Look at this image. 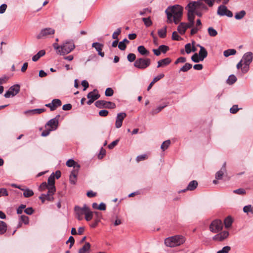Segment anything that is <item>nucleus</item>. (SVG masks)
Here are the masks:
<instances>
[{
  "label": "nucleus",
  "mask_w": 253,
  "mask_h": 253,
  "mask_svg": "<svg viewBox=\"0 0 253 253\" xmlns=\"http://www.w3.org/2000/svg\"><path fill=\"white\" fill-rule=\"evenodd\" d=\"M182 12L183 8L179 5L169 6L165 11L168 22L171 23L173 22L175 24H178L181 20Z\"/></svg>",
  "instance_id": "f257e3e1"
},
{
  "label": "nucleus",
  "mask_w": 253,
  "mask_h": 253,
  "mask_svg": "<svg viewBox=\"0 0 253 253\" xmlns=\"http://www.w3.org/2000/svg\"><path fill=\"white\" fill-rule=\"evenodd\" d=\"M186 9H187L188 12L193 13L194 15L195 10L206 12L209 9L207 5L203 3L202 0L189 2Z\"/></svg>",
  "instance_id": "f03ea898"
},
{
  "label": "nucleus",
  "mask_w": 253,
  "mask_h": 253,
  "mask_svg": "<svg viewBox=\"0 0 253 253\" xmlns=\"http://www.w3.org/2000/svg\"><path fill=\"white\" fill-rule=\"evenodd\" d=\"M185 242L183 236L175 235L168 237L165 240V244L169 247H174L183 244Z\"/></svg>",
  "instance_id": "7ed1b4c3"
},
{
  "label": "nucleus",
  "mask_w": 253,
  "mask_h": 253,
  "mask_svg": "<svg viewBox=\"0 0 253 253\" xmlns=\"http://www.w3.org/2000/svg\"><path fill=\"white\" fill-rule=\"evenodd\" d=\"M253 60V53L252 52H248L244 54L242 60L244 63V66L242 68V72L243 74L247 73L250 69V65Z\"/></svg>",
  "instance_id": "20e7f679"
},
{
  "label": "nucleus",
  "mask_w": 253,
  "mask_h": 253,
  "mask_svg": "<svg viewBox=\"0 0 253 253\" xmlns=\"http://www.w3.org/2000/svg\"><path fill=\"white\" fill-rule=\"evenodd\" d=\"M151 63V60L148 58H137L134 63V66L139 69L144 70L148 68Z\"/></svg>",
  "instance_id": "39448f33"
},
{
  "label": "nucleus",
  "mask_w": 253,
  "mask_h": 253,
  "mask_svg": "<svg viewBox=\"0 0 253 253\" xmlns=\"http://www.w3.org/2000/svg\"><path fill=\"white\" fill-rule=\"evenodd\" d=\"M75 47V44L72 41H67L60 46V49L57 50V53L60 55L67 54L71 52Z\"/></svg>",
  "instance_id": "423d86ee"
},
{
  "label": "nucleus",
  "mask_w": 253,
  "mask_h": 253,
  "mask_svg": "<svg viewBox=\"0 0 253 253\" xmlns=\"http://www.w3.org/2000/svg\"><path fill=\"white\" fill-rule=\"evenodd\" d=\"M55 30L51 28H45L41 30L40 33L36 36L38 40L45 39L50 37L55 33Z\"/></svg>",
  "instance_id": "0eeeda50"
},
{
  "label": "nucleus",
  "mask_w": 253,
  "mask_h": 253,
  "mask_svg": "<svg viewBox=\"0 0 253 253\" xmlns=\"http://www.w3.org/2000/svg\"><path fill=\"white\" fill-rule=\"evenodd\" d=\"M223 225L220 220H213L210 226V230L213 233H217L222 229Z\"/></svg>",
  "instance_id": "6e6552de"
},
{
  "label": "nucleus",
  "mask_w": 253,
  "mask_h": 253,
  "mask_svg": "<svg viewBox=\"0 0 253 253\" xmlns=\"http://www.w3.org/2000/svg\"><path fill=\"white\" fill-rule=\"evenodd\" d=\"M95 105L99 108L114 109L116 107V105L114 103L104 100H98L95 103Z\"/></svg>",
  "instance_id": "1a4fd4ad"
},
{
  "label": "nucleus",
  "mask_w": 253,
  "mask_h": 253,
  "mask_svg": "<svg viewBox=\"0 0 253 253\" xmlns=\"http://www.w3.org/2000/svg\"><path fill=\"white\" fill-rule=\"evenodd\" d=\"M20 91V86L18 84H15L11 86L8 91L4 94L5 98H9L11 96L16 95Z\"/></svg>",
  "instance_id": "9d476101"
},
{
  "label": "nucleus",
  "mask_w": 253,
  "mask_h": 253,
  "mask_svg": "<svg viewBox=\"0 0 253 253\" xmlns=\"http://www.w3.org/2000/svg\"><path fill=\"white\" fill-rule=\"evenodd\" d=\"M87 98L89 100L87 102L88 105H90L95 100H97L100 97V95L98 93V91L96 89H94L92 91H91L87 95Z\"/></svg>",
  "instance_id": "9b49d317"
},
{
  "label": "nucleus",
  "mask_w": 253,
  "mask_h": 253,
  "mask_svg": "<svg viewBox=\"0 0 253 253\" xmlns=\"http://www.w3.org/2000/svg\"><path fill=\"white\" fill-rule=\"evenodd\" d=\"M60 117V115H57L54 118L49 120L46 123V126H49L51 130H56L58 127V120Z\"/></svg>",
  "instance_id": "f8f14e48"
},
{
  "label": "nucleus",
  "mask_w": 253,
  "mask_h": 253,
  "mask_svg": "<svg viewBox=\"0 0 253 253\" xmlns=\"http://www.w3.org/2000/svg\"><path fill=\"white\" fill-rule=\"evenodd\" d=\"M47 184L49 186V192L51 193H55L56 191V188L54 185L55 176L54 175V173H52V174L48 177Z\"/></svg>",
  "instance_id": "ddd939ff"
},
{
  "label": "nucleus",
  "mask_w": 253,
  "mask_h": 253,
  "mask_svg": "<svg viewBox=\"0 0 253 253\" xmlns=\"http://www.w3.org/2000/svg\"><path fill=\"white\" fill-rule=\"evenodd\" d=\"M75 169H73L70 175L69 180L71 184H75L77 179V175L80 168V166H77Z\"/></svg>",
  "instance_id": "4468645a"
},
{
  "label": "nucleus",
  "mask_w": 253,
  "mask_h": 253,
  "mask_svg": "<svg viewBox=\"0 0 253 253\" xmlns=\"http://www.w3.org/2000/svg\"><path fill=\"white\" fill-rule=\"evenodd\" d=\"M62 105L61 100L59 99H54L52 100L51 103H49L45 104V106L49 107L50 111H54L58 107H60Z\"/></svg>",
  "instance_id": "2eb2a0df"
},
{
  "label": "nucleus",
  "mask_w": 253,
  "mask_h": 253,
  "mask_svg": "<svg viewBox=\"0 0 253 253\" xmlns=\"http://www.w3.org/2000/svg\"><path fill=\"white\" fill-rule=\"evenodd\" d=\"M126 116V113L124 112L119 113L117 114L115 122V126L116 128H119L122 126L123 121Z\"/></svg>",
  "instance_id": "dca6fc26"
},
{
  "label": "nucleus",
  "mask_w": 253,
  "mask_h": 253,
  "mask_svg": "<svg viewBox=\"0 0 253 253\" xmlns=\"http://www.w3.org/2000/svg\"><path fill=\"white\" fill-rule=\"evenodd\" d=\"M228 231H224L214 236L213 240L222 241L226 239L229 236Z\"/></svg>",
  "instance_id": "f3484780"
},
{
  "label": "nucleus",
  "mask_w": 253,
  "mask_h": 253,
  "mask_svg": "<svg viewBox=\"0 0 253 253\" xmlns=\"http://www.w3.org/2000/svg\"><path fill=\"white\" fill-rule=\"evenodd\" d=\"M92 47L95 48L96 50L98 52V55L101 57L104 56V52H102L103 47V44L97 42H93L92 44Z\"/></svg>",
  "instance_id": "a211bd4d"
},
{
  "label": "nucleus",
  "mask_w": 253,
  "mask_h": 253,
  "mask_svg": "<svg viewBox=\"0 0 253 253\" xmlns=\"http://www.w3.org/2000/svg\"><path fill=\"white\" fill-rule=\"evenodd\" d=\"M188 23H185V25L187 27V29L192 27L194 24L195 15L193 13L188 11Z\"/></svg>",
  "instance_id": "6ab92c4d"
},
{
  "label": "nucleus",
  "mask_w": 253,
  "mask_h": 253,
  "mask_svg": "<svg viewBox=\"0 0 253 253\" xmlns=\"http://www.w3.org/2000/svg\"><path fill=\"white\" fill-rule=\"evenodd\" d=\"M197 46L200 48V51L199 52V55L202 60H204V59L208 56V52L204 47L201 46L200 44H198Z\"/></svg>",
  "instance_id": "aec40b11"
},
{
  "label": "nucleus",
  "mask_w": 253,
  "mask_h": 253,
  "mask_svg": "<svg viewBox=\"0 0 253 253\" xmlns=\"http://www.w3.org/2000/svg\"><path fill=\"white\" fill-rule=\"evenodd\" d=\"M171 62V60L169 57L160 60L158 62L157 68L167 66L170 64Z\"/></svg>",
  "instance_id": "412c9836"
},
{
  "label": "nucleus",
  "mask_w": 253,
  "mask_h": 253,
  "mask_svg": "<svg viewBox=\"0 0 253 253\" xmlns=\"http://www.w3.org/2000/svg\"><path fill=\"white\" fill-rule=\"evenodd\" d=\"M198 186V182L196 180H193L189 182L187 188L184 190H182V192H185L186 190H193L197 188Z\"/></svg>",
  "instance_id": "4be33fe9"
},
{
  "label": "nucleus",
  "mask_w": 253,
  "mask_h": 253,
  "mask_svg": "<svg viewBox=\"0 0 253 253\" xmlns=\"http://www.w3.org/2000/svg\"><path fill=\"white\" fill-rule=\"evenodd\" d=\"M227 10L228 9L225 5H221L218 6L217 13L220 16H225Z\"/></svg>",
  "instance_id": "5701e85b"
},
{
  "label": "nucleus",
  "mask_w": 253,
  "mask_h": 253,
  "mask_svg": "<svg viewBox=\"0 0 253 253\" xmlns=\"http://www.w3.org/2000/svg\"><path fill=\"white\" fill-rule=\"evenodd\" d=\"M187 29V27L185 25L184 22H181L177 27V31L178 33L183 35L185 34L186 30Z\"/></svg>",
  "instance_id": "b1692460"
},
{
  "label": "nucleus",
  "mask_w": 253,
  "mask_h": 253,
  "mask_svg": "<svg viewBox=\"0 0 253 253\" xmlns=\"http://www.w3.org/2000/svg\"><path fill=\"white\" fill-rule=\"evenodd\" d=\"M90 248V244L88 242H86L84 245L79 250V253H88Z\"/></svg>",
  "instance_id": "393cba45"
},
{
  "label": "nucleus",
  "mask_w": 253,
  "mask_h": 253,
  "mask_svg": "<svg viewBox=\"0 0 253 253\" xmlns=\"http://www.w3.org/2000/svg\"><path fill=\"white\" fill-rule=\"evenodd\" d=\"M138 51L142 55L148 56L149 54V51L143 45H140L137 48Z\"/></svg>",
  "instance_id": "a878e982"
},
{
  "label": "nucleus",
  "mask_w": 253,
  "mask_h": 253,
  "mask_svg": "<svg viewBox=\"0 0 253 253\" xmlns=\"http://www.w3.org/2000/svg\"><path fill=\"white\" fill-rule=\"evenodd\" d=\"M45 54L44 50H41L39 51L36 55L33 56L32 60L34 62L38 61L40 57L43 56Z\"/></svg>",
  "instance_id": "bb28decb"
},
{
  "label": "nucleus",
  "mask_w": 253,
  "mask_h": 253,
  "mask_svg": "<svg viewBox=\"0 0 253 253\" xmlns=\"http://www.w3.org/2000/svg\"><path fill=\"white\" fill-rule=\"evenodd\" d=\"M21 190L24 191L23 196L25 198H29L34 195V192L32 190L29 189H21Z\"/></svg>",
  "instance_id": "cd10ccee"
},
{
  "label": "nucleus",
  "mask_w": 253,
  "mask_h": 253,
  "mask_svg": "<svg viewBox=\"0 0 253 253\" xmlns=\"http://www.w3.org/2000/svg\"><path fill=\"white\" fill-rule=\"evenodd\" d=\"M167 105H168V103H165L163 105L157 107L156 109L152 110L151 111V114L152 115H155V114L158 113L159 112L161 111V110L163 108L166 107Z\"/></svg>",
  "instance_id": "c85d7f7f"
},
{
  "label": "nucleus",
  "mask_w": 253,
  "mask_h": 253,
  "mask_svg": "<svg viewBox=\"0 0 253 253\" xmlns=\"http://www.w3.org/2000/svg\"><path fill=\"white\" fill-rule=\"evenodd\" d=\"M7 230V225L5 222L0 220V234H3Z\"/></svg>",
  "instance_id": "c756f323"
},
{
  "label": "nucleus",
  "mask_w": 253,
  "mask_h": 253,
  "mask_svg": "<svg viewBox=\"0 0 253 253\" xmlns=\"http://www.w3.org/2000/svg\"><path fill=\"white\" fill-rule=\"evenodd\" d=\"M236 53V50L234 49H228L223 52V55L225 57H228L230 55H235Z\"/></svg>",
  "instance_id": "7c9ffc66"
},
{
  "label": "nucleus",
  "mask_w": 253,
  "mask_h": 253,
  "mask_svg": "<svg viewBox=\"0 0 253 253\" xmlns=\"http://www.w3.org/2000/svg\"><path fill=\"white\" fill-rule=\"evenodd\" d=\"M246 12L245 10H243L239 12H237L235 15V18L237 20L242 19L246 15Z\"/></svg>",
  "instance_id": "2f4dec72"
},
{
  "label": "nucleus",
  "mask_w": 253,
  "mask_h": 253,
  "mask_svg": "<svg viewBox=\"0 0 253 253\" xmlns=\"http://www.w3.org/2000/svg\"><path fill=\"white\" fill-rule=\"evenodd\" d=\"M66 165L68 167H73V169H75V167L77 166H80L78 163L74 161V160L72 159H70L66 162Z\"/></svg>",
  "instance_id": "473e14b6"
},
{
  "label": "nucleus",
  "mask_w": 253,
  "mask_h": 253,
  "mask_svg": "<svg viewBox=\"0 0 253 253\" xmlns=\"http://www.w3.org/2000/svg\"><path fill=\"white\" fill-rule=\"evenodd\" d=\"M237 80V78L235 75H231L229 76L227 80V83L229 84H232L236 82Z\"/></svg>",
  "instance_id": "72a5a7b5"
},
{
  "label": "nucleus",
  "mask_w": 253,
  "mask_h": 253,
  "mask_svg": "<svg viewBox=\"0 0 253 253\" xmlns=\"http://www.w3.org/2000/svg\"><path fill=\"white\" fill-rule=\"evenodd\" d=\"M192 67V64H190V63H185V65L182 66L180 70H179V72H187L189 70H190Z\"/></svg>",
  "instance_id": "f704fd0d"
},
{
  "label": "nucleus",
  "mask_w": 253,
  "mask_h": 253,
  "mask_svg": "<svg viewBox=\"0 0 253 253\" xmlns=\"http://www.w3.org/2000/svg\"><path fill=\"white\" fill-rule=\"evenodd\" d=\"M158 35L161 38H164L166 37L167 35V30L166 27H165L164 29H160L158 31Z\"/></svg>",
  "instance_id": "c9c22d12"
},
{
  "label": "nucleus",
  "mask_w": 253,
  "mask_h": 253,
  "mask_svg": "<svg viewBox=\"0 0 253 253\" xmlns=\"http://www.w3.org/2000/svg\"><path fill=\"white\" fill-rule=\"evenodd\" d=\"M209 35L211 37H215L217 35V32L212 27H210L208 29Z\"/></svg>",
  "instance_id": "e433bc0d"
},
{
  "label": "nucleus",
  "mask_w": 253,
  "mask_h": 253,
  "mask_svg": "<svg viewBox=\"0 0 253 253\" xmlns=\"http://www.w3.org/2000/svg\"><path fill=\"white\" fill-rule=\"evenodd\" d=\"M191 60L194 62L196 63L199 62L200 61H203L202 60V59L200 57L199 55L197 53H194L191 57Z\"/></svg>",
  "instance_id": "4c0bfd02"
},
{
  "label": "nucleus",
  "mask_w": 253,
  "mask_h": 253,
  "mask_svg": "<svg viewBox=\"0 0 253 253\" xmlns=\"http://www.w3.org/2000/svg\"><path fill=\"white\" fill-rule=\"evenodd\" d=\"M233 222L232 219L230 217H228L224 220V225L226 228H229Z\"/></svg>",
  "instance_id": "58836bf2"
},
{
  "label": "nucleus",
  "mask_w": 253,
  "mask_h": 253,
  "mask_svg": "<svg viewBox=\"0 0 253 253\" xmlns=\"http://www.w3.org/2000/svg\"><path fill=\"white\" fill-rule=\"evenodd\" d=\"M45 111V109L44 108H41V109H35L33 110H31L27 111L26 112H30L32 113L33 114H41L42 112H44Z\"/></svg>",
  "instance_id": "ea45409f"
},
{
  "label": "nucleus",
  "mask_w": 253,
  "mask_h": 253,
  "mask_svg": "<svg viewBox=\"0 0 253 253\" xmlns=\"http://www.w3.org/2000/svg\"><path fill=\"white\" fill-rule=\"evenodd\" d=\"M170 144V141L169 140H167L164 141L162 144L161 145V148L163 151H165L166 150Z\"/></svg>",
  "instance_id": "a19ab883"
},
{
  "label": "nucleus",
  "mask_w": 253,
  "mask_h": 253,
  "mask_svg": "<svg viewBox=\"0 0 253 253\" xmlns=\"http://www.w3.org/2000/svg\"><path fill=\"white\" fill-rule=\"evenodd\" d=\"M54 193H51L49 192V190H48L47 194H44L45 196H43L44 198H45L46 200L48 201H52L54 200V198L52 196Z\"/></svg>",
  "instance_id": "79ce46f5"
},
{
  "label": "nucleus",
  "mask_w": 253,
  "mask_h": 253,
  "mask_svg": "<svg viewBox=\"0 0 253 253\" xmlns=\"http://www.w3.org/2000/svg\"><path fill=\"white\" fill-rule=\"evenodd\" d=\"M142 21L144 22L145 25L147 27H150L152 24V22L150 17L148 18H143Z\"/></svg>",
  "instance_id": "37998d69"
},
{
  "label": "nucleus",
  "mask_w": 253,
  "mask_h": 253,
  "mask_svg": "<svg viewBox=\"0 0 253 253\" xmlns=\"http://www.w3.org/2000/svg\"><path fill=\"white\" fill-rule=\"evenodd\" d=\"M47 189L49 190V186L45 182H42L39 187V190L41 191H43Z\"/></svg>",
  "instance_id": "c03bdc74"
},
{
  "label": "nucleus",
  "mask_w": 253,
  "mask_h": 253,
  "mask_svg": "<svg viewBox=\"0 0 253 253\" xmlns=\"http://www.w3.org/2000/svg\"><path fill=\"white\" fill-rule=\"evenodd\" d=\"M159 48L161 52L163 53H166L169 49V47L165 45H161L159 46Z\"/></svg>",
  "instance_id": "a18cd8bd"
},
{
  "label": "nucleus",
  "mask_w": 253,
  "mask_h": 253,
  "mask_svg": "<svg viewBox=\"0 0 253 253\" xmlns=\"http://www.w3.org/2000/svg\"><path fill=\"white\" fill-rule=\"evenodd\" d=\"M76 209L80 210L84 214H85L86 212L90 211L89 208L86 205H84L83 208H80L78 206H76Z\"/></svg>",
  "instance_id": "49530a36"
},
{
  "label": "nucleus",
  "mask_w": 253,
  "mask_h": 253,
  "mask_svg": "<svg viewBox=\"0 0 253 253\" xmlns=\"http://www.w3.org/2000/svg\"><path fill=\"white\" fill-rule=\"evenodd\" d=\"M224 172L225 171L221 169H220L219 171H218L215 174L216 179H221L222 178Z\"/></svg>",
  "instance_id": "de8ad7c7"
},
{
  "label": "nucleus",
  "mask_w": 253,
  "mask_h": 253,
  "mask_svg": "<svg viewBox=\"0 0 253 253\" xmlns=\"http://www.w3.org/2000/svg\"><path fill=\"white\" fill-rule=\"evenodd\" d=\"M121 28H119L117 29L116 31H115L113 35H112V38L113 39L117 40L118 39V36L121 34Z\"/></svg>",
  "instance_id": "09e8293b"
},
{
  "label": "nucleus",
  "mask_w": 253,
  "mask_h": 253,
  "mask_svg": "<svg viewBox=\"0 0 253 253\" xmlns=\"http://www.w3.org/2000/svg\"><path fill=\"white\" fill-rule=\"evenodd\" d=\"M127 58L128 61L130 62H133L136 60V56L134 53H129L127 55Z\"/></svg>",
  "instance_id": "8fccbe9b"
},
{
  "label": "nucleus",
  "mask_w": 253,
  "mask_h": 253,
  "mask_svg": "<svg viewBox=\"0 0 253 253\" xmlns=\"http://www.w3.org/2000/svg\"><path fill=\"white\" fill-rule=\"evenodd\" d=\"M85 218L86 221H89L93 217V213L92 212L89 211L86 212L85 213Z\"/></svg>",
  "instance_id": "3c124183"
},
{
  "label": "nucleus",
  "mask_w": 253,
  "mask_h": 253,
  "mask_svg": "<svg viewBox=\"0 0 253 253\" xmlns=\"http://www.w3.org/2000/svg\"><path fill=\"white\" fill-rule=\"evenodd\" d=\"M233 193L238 195H245L246 194V191L243 188H239L234 190Z\"/></svg>",
  "instance_id": "603ef678"
},
{
  "label": "nucleus",
  "mask_w": 253,
  "mask_h": 253,
  "mask_svg": "<svg viewBox=\"0 0 253 253\" xmlns=\"http://www.w3.org/2000/svg\"><path fill=\"white\" fill-rule=\"evenodd\" d=\"M231 248L229 246H225L222 250L218 251L217 253H228L230 251Z\"/></svg>",
  "instance_id": "864d4df0"
},
{
  "label": "nucleus",
  "mask_w": 253,
  "mask_h": 253,
  "mask_svg": "<svg viewBox=\"0 0 253 253\" xmlns=\"http://www.w3.org/2000/svg\"><path fill=\"white\" fill-rule=\"evenodd\" d=\"M114 91L112 88L108 87L106 88L105 94L106 96H112L113 95Z\"/></svg>",
  "instance_id": "5fc2aeb1"
},
{
  "label": "nucleus",
  "mask_w": 253,
  "mask_h": 253,
  "mask_svg": "<svg viewBox=\"0 0 253 253\" xmlns=\"http://www.w3.org/2000/svg\"><path fill=\"white\" fill-rule=\"evenodd\" d=\"M75 210L76 212L77 215V218L78 220H81L82 219V215L84 214V213L81 211L79 210L76 209V207L75 208Z\"/></svg>",
  "instance_id": "6e6d98bb"
},
{
  "label": "nucleus",
  "mask_w": 253,
  "mask_h": 253,
  "mask_svg": "<svg viewBox=\"0 0 253 253\" xmlns=\"http://www.w3.org/2000/svg\"><path fill=\"white\" fill-rule=\"evenodd\" d=\"M181 37L178 35L177 33L174 31L172 34V39L175 41H179L181 40Z\"/></svg>",
  "instance_id": "4d7b16f0"
},
{
  "label": "nucleus",
  "mask_w": 253,
  "mask_h": 253,
  "mask_svg": "<svg viewBox=\"0 0 253 253\" xmlns=\"http://www.w3.org/2000/svg\"><path fill=\"white\" fill-rule=\"evenodd\" d=\"M192 45L190 43H187L185 45V52L189 54L192 51Z\"/></svg>",
  "instance_id": "13d9d810"
},
{
  "label": "nucleus",
  "mask_w": 253,
  "mask_h": 253,
  "mask_svg": "<svg viewBox=\"0 0 253 253\" xmlns=\"http://www.w3.org/2000/svg\"><path fill=\"white\" fill-rule=\"evenodd\" d=\"M8 195V192L5 188H0V197L1 196H7Z\"/></svg>",
  "instance_id": "bf43d9fd"
},
{
  "label": "nucleus",
  "mask_w": 253,
  "mask_h": 253,
  "mask_svg": "<svg viewBox=\"0 0 253 253\" xmlns=\"http://www.w3.org/2000/svg\"><path fill=\"white\" fill-rule=\"evenodd\" d=\"M165 76V75L163 73L162 74H160V75H158L157 76L155 77L153 79V83H156L157 82L159 81L160 80H161V79H162L163 78H164Z\"/></svg>",
  "instance_id": "052dcab7"
},
{
  "label": "nucleus",
  "mask_w": 253,
  "mask_h": 253,
  "mask_svg": "<svg viewBox=\"0 0 253 253\" xmlns=\"http://www.w3.org/2000/svg\"><path fill=\"white\" fill-rule=\"evenodd\" d=\"M119 141V139H116V140L113 141L112 143L109 144L108 146L109 149H112L115 146H116L118 144Z\"/></svg>",
  "instance_id": "680f3d73"
},
{
  "label": "nucleus",
  "mask_w": 253,
  "mask_h": 253,
  "mask_svg": "<svg viewBox=\"0 0 253 253\" xmlns=\"http://www.w3.org/2000/svg\"><path fill=\"white\" fill-rule=\"evenodd\" d=\"M202 1H204L208 5V6L211 7H212V6L214 4V3L215 1V0H202Z\"/></svg>",
  "instance_id": "e2e57ef3"
},
{
  "label": "nucleus",
  "mask_w": 253,
  "mask_h": 253,
  "mask_svg": "<svg viewBox=\"0 0 253 253\" xmlns=\"http://www.w3.org/2000/svg\"><path fill=\"white\" fill-rule=\"evenodd\" d=\"M186 59L185 57H180L176 59V60L174 62V64H177L179 63H184L186 62Z\"/></svg>",
  "instance_id": "0e129e2a"
},
{
  "label": "nucleus",
  "mask_w": 253,
  "mask_h": 253,
  "mask_svg": "<svg viewBox=\"0 0 253 253\" xmlns=\"http://www.w3.org/2000/svg\"><path fill=\"white\" fill-rule=\"evenodd\" d=\"M147 158V156L146 154L141 155L137 157L136 161L140 162L143 161Z\"/></svg>",
  "instance_id": "69168bd1"
},
{
  "label": "nucleus",
  "mask_w": 253,
  "mask_h": 253,
  "mask_svg": "<svg viewBox=\"0 0 253 253\" xmlns=\"http://www.w3.org/2000/svg\"><path fill=\"white\" fill-rule=\"evenodd\" d=\"M126 45L125 43L120 42L118 43V47L121 50H125L126 48Z\"/></svg>",
  "instance_id": "338daca9"
},
{
  "label": "nucleus",
  "mask_w": 253,
  "mask_h": 253,
  "mask_svg": "<svg viewBox=\"0 0 253 253\" xmlns=\"http://www.w3.org/2000/svg\"><path fill=\"white\" fill-rule=\"evenodd\" d=\"M108 111L106 110H101L98 113L99 115L101 117H106L108 115Z\"/></svg>",
  "instance_id": "774afa93"
}]
</instances>
